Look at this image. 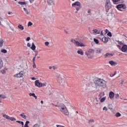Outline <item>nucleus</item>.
Instances as JSON below:
<instances>
[{"label": "nucleus", "mask_w": 127, "mask_h": 127, "mask_svg": "<svg viewBox=\"0 0 127 127\" xmlns=\"http://www.w3.org/2000/svg\"><path fill=\"white\" fill-rule=\"evenodd\" d=\"M94 83L96 87H106V81L103 79L96 78L94 79Z\"/></svg>", "instance_id": "obj_1"}, {"label": "nucleus", "mask_w": 127, "mask_h": 127, "mask_svg": "<svg viewBox=\"0 0 127 127\" xmlns=\"http://www.w3.org/2000/svg\"><path fill=\"white\" fill-rule=\"evenodd\" d=\"M59 109H60V111L65 116H68V115H69V112H68V110L64 104H60L59 106Z\"/></svg>", "instance_id": "obj_2"}, {"label": "nucleus", "mask_w": 127, "mask_h": 127, "mask_svg": "<svg viewBox=\"0 0 127 127\" xmlns=\"http://www.w3.org/2000/svg\"><path fill=\"white\" fill-rule=\"evenodd\" d=\"M126 5L124 4H119L117 5V8L119 10H120V11H124L125 10V9L126 8Z\"/></svg>", "instance_id": "obj_3"}, {"label": "nucleus", "mask_w": 127, "mask_h": 127, "mask_svg": "<svg viewBox=\"0 0 127 127\" xmlns=\"http://www.w3.org/2000/svg\"><path fill=\"white\" fill-rule=\"evenodd\" d=\"M105 6L106 8V11H109L110 8L112 7V5L111 4V2H110V0H107Z\"/></svg>", "instance_id": "obj_4"}, {"label": "nucleus", "mask_w": 127, "mask_h": 127, "mask_svg": "<svg viewBox=\"0 0 127 127\" xmlns=\"http://www.w3.org/2000/svg\"><path fill=\"white\" fill-rule=\"evenodd\" d=\"M23 75H24V73H23L22 71H21L19 73L15 74L14 77H16V78H21V77H23Z\"/></svg>", "instance_id": "obj_5"}, {"label": "nucleus", "mask_w": 127, "mask_h": 127, "mask_svg": "<svg viewBox=\"0 0 127 127\" xmlns=\"http://www.w3.org/2000/svg\"><path fill=\"white\" fill-rule=\"evenodd\" d=\"M35 86L39 88H41V87H42V83L39 82V80H37L35 82Z\"/></svg>", "instance_id": "obj_6"}, {"label": "nucleus", "mask_w": 127, "mask_h": 127, "mask_svg": "<svg viewBox=\"0 0 127 127\" xmlns=\"http://www.w3.org/2000/svg\"><path fill=\"white\" fill-rule=\"evenodd\" d=\"M86 86H87L86 89L87 90H91V89H92V88H93V84L91 82L88 83L86 84Z\"/></svg>", "instance_id": "obj_7"}, {"label": "nucleus", "mask_w": 127, "mask_h": 127, "mask_svg": "<svg viewBox=\"0 0 127 127\" xmlns=\"http://www.w3.org/2000/svg\"><path fill=\"white\" fill-rule=\"evenodd\" d=\"M121 51L122 52H127V45H124L121 48Z\"/></svg>", "instance_id": "obj_8"}, {"label": "nucleus", "mask_w": 127, "mask_h": 127, "mask_svg": "<svg viewBox=\"0 0 127 127\" xmlns=\"http://www.w3.org/2000/svg\"><path fill=\"white\" fill-rule=\"evenodd\" d=\"M81 6V3L79 1H76L72 4V6L75 7V6Z\"/></svg>", "instance_id": "obj_9"}, {"label": "nucleus", "mask_w": 127, "mask_h": 127, "mask_svg": "<svg viewBox=\"0 0 127 127\" xmlns=\"http://www.w3.org/2000/svg\"><path fill=\"white\" fill-rule=\"evenodd\" d=\"M47 2L49 5H55V3L53 0H47Z\"/></svg>", "instance_id": "obj_10"}, {"label": "nucleus", "mask_w": 127, "mask_h": 127, "mask_svg": "<svg viewBox=\"0 0 127 127\" xmlns=\"http://www.w3.org/2000/svg\"><path fill=\"white\" fill-rule=\"evenodd\" d=\"M74 44L75 45H76V46H80V47H83V46H84L83 43H80V42H78V41H76Z\"/></svg>", "instance_id": "obj_11"}, {"label": "nucleus", "mask_w": 127, "mask_h": 127, "mask_svg": "<svg viewBox=\"0 0 127 127\" xmlns=\"http://www.w3.org/2000/svg\"><path fill=\"white\" fill-rule=\"evenodd\" d=\"M101 40L104 43H108V42L109 41V39L106 37H104L102 38Z\"/></svg>", "instance_id": "obj_12"}, {"label": "nucleus", "mask_w": 127, "mask_h": 127, "mask_svg": "<svg viewBox=\"0 0 127 127\" xmlns=\"http://www.w3.org/2000/svg\"><path fill=\"white\" fill-rule=\"evenodd\" d=\"M63 82H64V80L62 79V77H59V78H58V84H63Z\"/></svg>", "instance_id": "obj_13"}, {"label": "nucleus", "mask_w": 127, "mask_h": 127, "mask_svg": "<svg viewBox=\"0 0 127 127\" xmlns=\"http://www.w3.org/2000/svg\"><path fill=\"white\" fill-rule=\"evenodd\" d=\"M109 64H110V65L112 66H116V65L118 64V63L114 62V61H109Z\"/></svg>", "instance_id": "obj_14"}, {"label": "nucleus", "mask_w": 127, "mask_h": 127, "mask_svg": "<svg viewBox=\"0 0 127 127\" xmlns=\"http://www.w3.org/2000/svg\"><path fill=\"white\" fill-rule=\"evenodd\" d=\"M114 53L113 54H110L109 53H106L105 55H104V57L105 58H107V57H110V56H114Z\"/></svg>", "instance_id": "obj_15"}, {"label": "nucleus", "mask_w": 127, "mask_h": 127, "mask_svg": "<svg viewBox=\"0 0 127 127\" xmlns=\"http://www.w3.org/2000/svg\"><path fill=\"white\" fill-rule=\"evenodd\" d=\"M114 97H115V93H114L113 92H110L109 93V97L110 99H113Z\"/></svg>", "instance_id": "obj_16"}, {"label": "nucleus", "mask_w": 127, "mask_h": 127, "mask_svg": "<svg viewBox=\"0 0 127 127\" xmlns=\"http://www.w3.org/2000/svg\"><path fill=\"white\" fill-rule=\"evenodd\" d=\"M19 4H20L21 5H24V4H27V3H28V2L27 1H19L18 2Z\"/></svg>", "instance_id": "obj_17"}, {"label": "nucleus", "mask_w": 127, "mask_h": 127, "mask_svg": "<svg viewBox=\"0 0 127 127\" xmlns=\"http://www.w3.org/2000/svg\"><path fill=\"white\" fill-rule=\"evenodd\" d=\"M20 117H21V118H22L23 119H24L25 120L26 119V118H27V116H26V115H25V114L24 113H22L20 115Z\"/></svg>", "instance_id": "obj_18"}, {"label": "nucleus", "mask_w": 127, "mask_h": 127, "mask_svg": "<svg viewBox=\"0 0 127 127\" xmlns=\"http://www.w3.org/2000/svg\"><path fill=\"white\" fill-rule=\"evenodd\" d=\"M29 96L30 97H31V96H32L33 97H34V98H35L36 100L37 99V96H36V95H35V93H29Z\"/></svg>", "instance_id": "obj_19"}, {"label": "nucleus", "mask_w": 127, "mask_h": 127, "mask_svg": "<svg viewBox=\"0 0 127 127\" xmlns=\"http://www.w3.org/2000/svg\"><path fill=\"white\" fill-rule=\"evenodd\" d=\"M36 48V47L35 46L34 43H32V47H31V49H32V50H35Z\"/></svg>", "instance_id": "obj_20"}, {"label": "nucleus", "mask_w": 127, "mask_h": 127, "mask_svg": "<svg viewBox=\"0 0 127 127\" xmlns=\"http://www.w3.org/2000/svg\"><path fill=\"white\" fill-rule=\"evenodd\" d=\"M3 65V63H2V60H1V58H0V69L2 68Z\"/></svg>", "instance_id": "obj_21"}, {"label": "nucleus", "mask_w": 127, "mask_h": 127, "mask_svg": "<svg viewBox=\"0 0 127 127\" xmlns=\"http://www.w3.org/2000/svg\"><path fill=\"white\" fill-rule=\"evenodd\" d=\"M2 116L3 118H5V119H6V120H9V118L10 117L8 115H6V114H3Z\"/></svg>", "instance_id": "obj_22"}, {"label": "nucleus", "mask_w": 127, "mask_h": 127, "mask_svg": "<svg viewBox=\"0 0 127 127\" xmlns=\"http://www.w3.org/2000/svg\"><path fill=\"white\" fill-rule=\"evenodd\" d=\"M18 27L19 28V29H21V30H23V29H24V27H23V26H22L21 24H19L18 25Z\"/></svg>", "instance_id": "obj_23"}, {"label": "nucleus", "mask_w": 127, "mask_h": 127, "mask_svg": "<svg viewBox=\"0 0 127 127\" xmlns=\"http://www.w3.org/2000/svg\"><path fill=\"white\" fill-rule=\"evenodd\" d=\"M85 55H86L88 58H90V59H92V58H93V56H91V55L90 54H88L87 52L85 53Z\"/></svg>", "instance_id": "obj_24"}, {"label": "nucleus", "mask_w": 127, "mask_h": 127, "mask_svg": "<svg viewBox=\"0 0 127 127\" xmlns=\"http://www.w3.org/2000/svg\"><path fill=\"white\" fill-rule=\"evenodd\" d=\"M78 54H80V55H84V52L82 51V50L77 51Z\"/></svg>", "instance_id": "obj_25"}, {"label": "nucleus", "mask_w": 127, "mask_h": 127, "mask_svg": "<svg viewBox=\"0 0 127 127\" xmlns=\"http://www.w3.org/2000/svg\"><path fill=\"white\" fill-rule=\"evenodd\" d=\"M93 40H94L95 43H96V44H99V43L100 42H99V40H98L96 38H94Z\"/></svg>", "instance_id": "obj_26"}, {"label": "nucleus", "mask_w": 127, "mask_h": 127, "mask_svg": "<svg viewBox=\"0 0 127 127\" xmlns=\"http://www.w3.org/2000/svg\"><path fill=\"white\" fill-rule=\"evenodd\" d=\"M16 123H18V124H20L22 126H24V123L22 121H16Z\"/></svg>", "instance_id": "obj_27"}, {"label": "nucleus", "mask_w": 127, "mask_h": 127, "mask_svg": "<svg viewBox=\"0 0 127 127\" xmlns=\"http://www.w3.org/2000/svg\"><path fill=\"white\" fill-rule=\"evenodd\" d=\"M115 116L117 117V118H119V117H121L122 116V114L120 113V112H117Z\"/></svg>", "instance_id": "obj_28"}, {"label": "nucleus", "mask_w": 127, "mask_h": 127, "mask_svg": "<svg viewBox=\"0 0 127 127\" xmlns=\"http://www.w3.org/2000/svg\"><path fill=\"white\" fill-rule=\"evenodd\" d=\"M88 52H89V53H94L95 52V50L90 49L88 50Z\"/></svg>", "instance_id": "obj_29"}, {"label": "nucleus", "mask_w": 127, "mask_h": 127, "mask_svg": "<svg viewBox=\"0 0 127 127\" xmlns=\"http://www.w3.org/2000/svg\"><path fill=\"white\" fill-rule=\"evenodd\" d=\"M28 124H29V121H27L24 125V127H28Z\"/></svg>", "instance_id": "obj_30"}, {"label": "nucleus", "mask_w": 127, "mask_h": 127, "mask_svg": "<svg viewBox=\"0 0 127 127\" xmlns=\"http://www.w3.org/2000/svg\"><path fill=\"white\" fill-rule=\"evenodd\" d=\"M105 101H106V97H103L101 100H100V102L101 103H104V102H105Z\"/></svg>", "instance_id": "obj_31"}, {"label": "nucleus", "mask_w": 127, "mask_h": 127, "mask_svg": "<svg viewBox=\"0 0 127 127\" xmlns=\"http://www.w3.org/2000/svg\"><path fill=\"white\" fill-rule=\"evenodd\" d=\"M3 42H4L3 40H2L0 41V48L2 47Z\"/></svg>", "instance_id": "obj_32"}, {"label": "nucleus", "mask_w": 127, "mask_h": 127, "mask_svg": "<svg viewBox=\"0 0 127 127\" xmlns=\"http://www.w3.org/2000/svg\"><path fill=\"white\" fill-rule=\"evenodd\" d=\"M0 98H2V99H6V96L4 95H0Z\"/></svg>", "instance_id": "obj_33"}, {"label": "nucleus", "mask_w": 127, "mask_h": 127, "mask_svg": "<svg viewBox=\"0 0 127 127\" xmlns=\"http://www.w3.org/2000/svg\"><path fill=\"white\" fill-rule=\"evenodd\" d=\"M87 14H88V15H92V12H91V9H89L87 11Z\"/></svg>", "instance_id": "obj_34"}, {"label": "nucleus", "mask_w": 127, "mask_h": 127, "mask_svg": "<svg viewBox=\"0 0 127 127\" xmlns=\"http://www.w3.org/2000/svg\"><path fill=\"white\" fill-rule=\"evenodd\" d=\"M1 52H2V53H7V51L5 49H2L1 50Z\"/></svg>", "instance_id": "obj_35"}, {"label": "nucleus", "mask_w": 127, "mask_h": 127, "mask_svg": "<svg viewBox=\"0 0 127 127\" xmlns=\"http://www.w3.org/2000/svg\"><path fill=\"white\" fill-rule=\"evenodd\" d=\"M9 120H10V121H16V119L13 117H10Z\"/></svg>", "instance_id": "obj_36"}, {"label": "nucleus", "mask_w": 127, "mask_h": 127, "mask_svg": "<svg viewBox=\"0 0 127 127\" xmlns=\"http://www.w3.org/2000/svg\"><path fill=\"white\" fill-rule=\"evenodd\" d=\"M96 53H97L98 54L100 53H102V50H97L96 51Z\"/></svg>", "instance_id": "obj_37"}, {"label": "nucleus", "mask_w": 127, "mask_h": 127, "mask_svg": "<svg viewBox=\"0 0 127 127\" xmlns=\"http://www.w3.org/2000/svg\"><path fill=\"white\" fill-rule=\"evenodd\" d=\"M23 9L25 11L26 14H28L29 13V12H28V10H27V9H26V8H24Z\"/></svg>", "instance_id": "obj_38"}, {"label": "nucleus", "mask_w": 127, "mask_h": 127, "mask_svg": "<svg viewBox=\"0 0 127 127\" xmlns=\"http://www.w3.org/2000/svg\"><path fill=\"white\" fill-rule=\"evenodd\" d=\"M118 42L119 44L120 45H124V42L123 41H117Z\"/></svg>", "instance_id": "obj_39"}, {"label": "nucleus", "mask_w": 127, "mask_h": 127, "mask_svg": "<svg viewBox=\"0 0 127 127\" xmlns=\"http://www.w3.org/2000/svg\"><path fill=\"white\" fill-rule=\"evenodd\" d=\"M94 102L96 105H99V100H98V98H96Z\"/></svg>", "instance_id": "obj_40"}, {"label": "nucleus", "mask_w": 127, "mask_h": 127, "mask_svg": "<svg viewBox=\"0 0 127 127\" xmlns=\"http://www.w3.org/2000/svg\"><path fill=\"white\" fill-rule=\"evenodd\" d=\"M120 0H112V1H113V3L115 4H117V2H118V1H120Z\"/></svg>", "instance_id": "obj_41"}, {"label": "nucleus", "mask_w": 127, "mask_h": 127, "mask_svg": "<svg viewBox=\"0 0 127 127\" xmlns=\"http://www.w3.org/2000/svg\"><path fill=\"white\" fill-rule=\"evenodd\" d=\"M114 97L115 98H116V99H119V97H120V95H119L118 94H115L114 95Z\"/></svg>", "instance_id": "obj_42"}, {"label": "nucleus", "mask_w": 127, "mask_h": 127, "mask_svg": "<svg viewBox=\"0 0 127 127\" xmlns=\"http://www.w3.org/2000/svg\"><path fill=\"white\" fill-rule=\"evenodd\" d=\"M108 109H109V110H113V105H109L108 106Z\"/></svg>", "instance_id": "obj_43"}, {"label": "nucleus", "mask_w": 127, "mask_h": 127, "mask_svg": "<svg viewBox=\"0 0 127 127\" xmlns=\"http://www.w3.org/2000/svg\"><path fill=\"white\" fill-rule=\"evenodd\" d=\"M95 122V121L93 119H91V120H90L89 121H88V124H91V123H94Z\"/></svg>", "instance_id": "obj_44"}, {"label": "nucleus", "mask_w": 127, "mask_h": 127, "mask_svg": "<svg viewBox=\"0 0 127 127\" xmlns=\"http://www.w3.org/2000/svg\"><path fill=\"white\" fill-rule=\"evenodd\" d=\"M33 23L31 21H29L28 23V26H31L32 25Z\"/></svg>", "instance_id": "obj_45"}, {"label": "nucleus", "mask_w": 127, "mask_h": 127, "mask_svg": "<svg viewBox=\"0 0 127 127\" xmlns=\"http://www.w3.org/2000/svg\"><path fill=\"white\" fill-rule=\"evenodd\" d=\"M71 42H72V43H74V44H75V42H76V40H74L73 39H71Z\"/></svg>", "instance_id": "obj_46"}, {"label": "nucleus", "mask_w": 127, "mask_h": 127, "mask_svg": "<svg viewBox=\"0 0 127 127\" xmlns=\"http://www.w3.org/2000/svg\"><path fill=\"white\" fill-rule=\"evenodd\" d=\"M108 36H109L110 37H112V33L111 32H109L108 34H107Z\"/></svg>", "instance_id": "obj_47"}, {"label": "nucleus", "mask_w": 127, "mask_h": 127, "mask_svg": "<svg viewBox=\"0 0 127 127\" xmlns=\"http://www.w3.org/2000/svg\"><path fill=\"white\" fill-rule=\"evenodd\" d=\"M116 74H117V72H115L114 73H112L110 75V77H114V76H115V75H116Z\"/></svg>", "instance_id": "obj_48"}, {"label": "nucleus", "mask_w": 127, "mask_h": 127, "mask_svg": "<svg viewBox=\"0 0 127 127\" xmlns=\"http://www.w3.org/2000/svg\"><path fill=\"white\" fill-rule=\"evenodd\" d=\"M117 47L119 48V49H120V50H122V46H121V45H117Z\"/></svg>", "instance_id": "obj_49"}, {"label": "nucleus", "mask_w": 127, "mask_h": 127, "mask_svg": "<svg viewBox=\"0 0 127 127\" xmlns=\"http://www.w3.org/2000/svg\"><path fill=\"white\" fill-rule=\"evenodd\" d=\"M93 33H97L98 32V29L93 30Z\"/></svg>", "instance_id": "obj_50"}, {"label": "nucleus", "mask_w": 127, "mask_h": 127, "mask_svg": "<svg viewBox=\"0 0 127 127\" xmlns=\"http://www.w3.org/2000/svg\"><path fill=\"white\" fill-rule=\"evenodd\" d=\"M33 127H39V125L38 124H35V125L33 126Z\"/></svg>", "instance_id": "obj_51"}, {"label": "nucleus", "mask_w": 127, "mask_h": 127, "mask_svg": "<svg viewBox=\"0 0 127 127\" xmlns=\"http://www.w3.org/2000/svg\"><path fill=\"white\" fill-rule=\"evenodd\" d=\"M45 44L46 46H48L49 45V42H46L45 43Z\"/></svg>", "instance_id": "obj_52"}, {"label": "nucleus", "mask_w": 127, "mask_h": 127, "mask_svg": "<svg viewBox=\"0 0 127 127\" xmlns=\"http://www.w3.org/2000/svg\"><path fill=\"white\" fill-rule=\"evenodd\" d=\"M47 83H42V87H45L47 86Z\"/></svg>", "instance_id": "obj_53"}, {"label": "nucleus", "mask_w": 127, "mask_h": 127, "mask_svg": "<svg viewBox=\"0 0 127 127\" xmlns=\"http://www.w3.org/2000/svg\"><path fill=\"white\" fill-rule=\"evenodd\" d=\"M33 68H36V64H35V62H34L33 63Z\"/></svg>", "instance_id": "obj_54"}, {"label": "nucleus", "mask_w": 127, "mask_h": 127, "mask_svg": "<svg viewBox=\"0 0 127 127\" xmlns=\"http://www.w3.org/2000/svg\"><path fill=\"white\" fill-rule=\"evenodd\" d=\"M103 111H108V108L106 107H104L103 109Z\"/></svg>", "instance_id": "obj_55"}, {"label": "nucleus", "mask_w": 127, "mask_h": 127, "mask_svg": "<svg viewBox=\"0 0 127 127\" xmlns=\"http://www.w3.org/2000/svg\"><path fill=\"white\" fill-rule=\"evenodd\" d=\"M1 73H2V74H4V73H5V70H2L0 71Z\"/></svg>", "instance_id": "obj_56"}, {"label": "nucleus", "mask_w": 127, "mask_h": 127, "mask_svg": "<svg viewBox=\"0 0 127 127\" xmlns=\"http://www.w3.org/2000/svg\"><path fill=\"white\" fill-rule=\"evenodd\" d=\"M27 46L28 47H30L31 46V45H30V43H27Z\"/></svg>", "instance_id": "obj_57"}, {"label": "nucleus", "mask_w": 127, "mask_h": 127, "mask_svg": "<svg viewBox=\"0 0 127 127\" xmlns=\"http://www.w3.org/2000/svg\"><path fill=\"white\" fill-rule=\"evenodd\" d=\"M29 40H30V37H28L26 39V41H29Z\"/></svg>", "instance_id": "obj_58"}, {"label": "nucleus", "mask_w": 127, "mask_h": 127, "mask_svg": "<svg viewBox=\"0 0 127 127\" xmlns=\"http://www.w3.org/2000/svg\"><path fill=\"white\" fill-rule=\"evenodd\" d=\"M53 70H57V67L53 66Z\"/></svg>", "instance_id": "obj_59"}, {"label": "nucleus", "mask_w": 127, "mask_h": 127, "mask_svg": "<svg viewBox=\"0 0 127 127\" xmlns=\"http://www.w3.org/2000/svg\"><path fill=\"white\" fill-rule=\"evenodd\" d=\"M36 58H35V57L33 58V63H34V62H35V59H36Z\"/></svg>", "instance_id": "obj_60"}, {"label": "nucleus", "mask_w": 127, "mask_h": 127, "mask_svg": "<svg viewBox=\"0 0 127 127\" xmlns=\"http://www.w3.org/2000/svg\"><path fill=\"white\" fill-rule=\"evenodd\" d=\"M2 20H3L2 18L0 17V25L1 24V22L0 21H2Z\"/></svg>", "instance_id": "obj_61"}, {"label": "nucleus", "mask_w": 127, "mask_h": 127, "mask_svg": "<svg viewBox=\"0 0 127 127\" xmlns=\"http://www.w3.org/2000/svg\"><path fill=\"white\" fill-rule=\"evenodd\" d=\"M108 32L109 33V30H108V29H106V30H105V33H108Z\"/></svg>", "instance_id": "obj_62"}, {"label": "nucleus", "mask_w": 127, "mask_h": 127, "mask_svg": "<svg viewBox=\"0 0 127 127\" xmlns=\"http://www.w3.org/2000/svg\"><path fill=\"white\" fill-rule=\"evenodd\" d=\"M76 10H77V11H78V10H80V7H76Z\"/></svg>", "instance_id": "obj_63"}, {"label": "nucleus", "mask_w": 127, "mask_h": 127, "mask_svg": "<svg viewBox=\"0 0 127 127\" xmlns=\"http://www.w3.org/2000/svg\"><path fill=\"white\" fill-rule=\"evenodd\" d=\"M57 127H62V126H61V125H57Z\"/></svg>", "instance_id": "obj_64"}]
</instances>
